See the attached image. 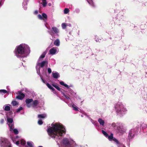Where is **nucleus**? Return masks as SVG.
<instances>
[{
  "label": "nucleus",
  "instance_id": "nucleus-1",
  "mask_svg": "<svg viewBox=\"0 0 147 147\" xmlns=\"http://www.w3.org/2000/svg\"><path fill=\"white\" fill-rule=\"evenodd\" d=\"M49 135L54 139L57 142V144L60 145L58 140H60L61 137L65 134V130L64 126L60 123H55L52 124V127L47 130Z\"/></svg>",
  "mask_w": 147,
  "mask_h": 147
},
{
  "label": "nucleus",
  "instance_id": "nucleus-2",
  "mask_svg": "<svg viewBox=\"0 0 147 147\" xmlns=\"http://www.w3.org/2000/svg\"><path fill=\"white\" fill-rule=\"evenodd\" d=\"M30 52V47L25 44H22L16 47L14 52L17 57L22 58L26 57Z\"/></svg>",
  "mask_w": 147,
  "mask_h": 147
},
{
  "label": "nucleus",
  "instance_id": "nucleus-3",
  "mask_svg": "<svg viewBox=\"0 0 147 147\" xmlns=\"http://www.w3.org/2000/svg\"><path fill=\"white\" fill-rule=\"evenodd\" d=\"M12 140L14 143L16 141V144L20 147H34V143L32 142H28L27 146L26 145V142L21 138H19L18 136L12 138Z\"/></svg>",
  "mask_w": 147,
  "mask_h": 147
},
{
  "label": "nucleus",
  "instance_id": "nucleus-4",
  "mask_svg": "<svg viewBox=\"0 0 147 147\" xmlns=\"http://www.w3.org/2000/svg\"><path fill=\"white\" fill-rule=\"evenodd\" d=\"M109 127L113 131H116L117 133L121 134H123L125 131L123 124L120 123H113L109 124Z\"/></svg>",
  "mask_w": 147,
  "mask_h": 147
},
{
  "label": "nucleus",
  "instance_id": "nucleus-5",
  "mask_svg": "<svg viewBox=\"0 0 147 147\" xmlns=\"http://www.w3.org/2000/svg\"><path fill=\"white\" fill-rule=\"evenodd\" d=\"M114 108L116 113L120 116L125 114L127 111L126 109L121 102H118L116 103Z\"/></svg>",
  "mask_w": 147,
  "mask_h": 147
},
{
  "label": "nucleus",
  "instance_id": "nucleus-6",
  "mask_svg": "<svg viewBox=\"0 0 147 147\" xmlns=\"http://www.w3.org/2000/svg\"><path fill=\"white\" fill-rule=\"evenodd\" d=\"M61 145L63 147H75V142L72 140L64 138L60 141Z\"/></svg>",
  "mask_w": 147,
  "mask_h": 147
},
{
  "label": "nucleus",
  "instance_id": "nucleus-7",
  "mask_svg": "<svg viewBox=\"0 0 147 147\" xmlns=\"http://www.w3.org/2000/svg\"><path fill=\"white\" fill-rule=\"evenodd\" d=\"M42 61V60H40L39 61V60H38L36 66L37 72L38 75H39L40 74V69L41 68H43L45 66L47 65L48 64V62L47 61L45 60L40 62Z\"/></svg>",
  "mask_w": 147,
  "mask_h": 147
},
{
  "label": "nucleus",
  "instance_id": "nucleus-8",
  "mask_svg": "<svg viewBox=\"0 0 147 147\" xmlns=\"http://www.w3.org/2000/svg\"><path fill=\"white\" fill-rule=\"evenodd\" d=\"M107 137H108V139L109 141H113L115 142L116 143L118 147H126L122 143H119V141L117 139L115 138H113V134H111L110 136H108Z\"/></svg>",
  "mask_w": 147,
  "mask_h": 147
},
{
  "label": "nucleus",
  "instance_id": "nucleus-9",
  "mask_svg": "<svg viewBox=\"0 0 147 147\" xmlns=\"http://www.w3.org/2000/svg\"><path fill=\"white\" fill-rule=\"evenodd\" d=\"M59 31L58 28L55 27H53L52 28L50 32H49L50 34L53 37L55 38L56 36H59Z\"/></svg>",
  "mask_w": 147,
  "mask_h": 147
},
{
  "label": "nucleus",
  "instance_id": "nucleus-10",
  "mask_svg": "<svg viewBox=\"0 0 147 147\" xmlns=\"http://www.w3.org/2000/svg\"><path fill=\"white\" fill-rule=\"evenodd\" d=\"M0 145L3 147H9V142L5 138H1L0 139Z\"/></svg>",
  "mask_w": 147,
  "mask_h": 147
},
{
  "label": "nucleus",
  "instance_id": "nucleus-11",
  "mask_svg": "<svg viewBox=\"0 0 147 147\" xmlns=\"http://www.w3.org/2000/svg\"><path fill=\"white\" fill-rule=\"evenodd\" d=\"M59 83L61 85L64 86L65 87L68 89V91L73 96H75L76 95V93L74 92H73L72 90L70 88L71 86H68L66 84H65L62 81L60 82H59Z\"/></svg>",
  "mask_w": 147,
  "mask_h": 147
},
{
  "label": "nucleus",
  "instance_id": "nucleus-12",
  "mask_svg": "<svg viewBox=\"0 0 147 147\" xmlns=\"http://www.w3.org/2000/svg\"><path fill=\"white\" fill-rule=\"evenodd\" d=\"M37 17L38 19L40 20H42L44 22H46L47 21V16L45 13H43L42 14V15L40 14L38 15Z\"/></svg>",
  "mask_w": 147,
  "mask_h": 147
},
{
  "label": "nucleus",
  "instance_id": "nucleus-13",
  "mask_svg": "<svg viewBox=\"0 0 147 147\" xmlns=\"http://www.w3.org/2000/svg\"><path fill=\"white\" fill-rule=\"evenodd\" d=\"M59 52V49L57 47H53L49 51V54L52 55H55Z\"/></svg>",
  "mask_w": 147,
  "mask_h": 147
},
{
  "label": "nucleus",
  "instance_id": "nucleus-14",
  "mask_svg": "<svg viewBox=\"0 0 147 147\" xmlns=\"http://www.w3.org/2000/svg\"><path fill=\"white\" fill-rule=\"evenodd\" d=\"M33 101L32 99L27 98L25 100V102L26 104V106L28 108H30L32 107V104L31 103Z\"/></svg>",
  "mask_w": 147,
  "mask_h": 147
},
{
  "label": "nucleus",
  "instance_id": "nucleus-15",
  "mask_svg": "<svg viewBox=\"0 0 147 147\" xmlns=\"http://www.w3.org/2000/svg\"><path fill=\"white\" fill-rule=\"evenodd\" d=\"M135 134L136 132L135 131V130L134 129H131L129 132L128 135V138L130 140L131 139Z\"/></svg>",
  "mask_w": 147,
  "mask_h": 147
},
{
  "label": "nucleus",
  "instance_id": "nucleus-16",
  "mask_svg": "<svg viewBox=\"0 0 147 147\" xmlns=\"http://www.w3.org/2000/svg\"><path fill=\"white\" fill-rule=\"evenodd\" d=\"M18 94L19 95L16 97V98L18 99L22 100L25 96L24 94L21 92H18Z\"/></svg>",
  "mask_w": 147,
  "mask_h": 147
},
{
  "label": "nucleus",
  "instance_id": "nucleus-17",
  "mask_svg": "<svg viewBox=\"0 0 147 147\" xmlns=\"http://www.w3.org/2000/svg\"><path fill=\"white\" fill-rule=\"evenodd\" d=\"M68 105L70 107H71L73 108V109L74 110L76 111H78V107L76 106V105L74 104L73 103H69L68 102L67 103Z\"/></svg>",
  "mask_w": 147,
  "mask_h": 147
},
{
  "label": "nucleus",
  "instance_id": "nucleus-18",
  "mask_svg": "<svg viewBox=\"0 0 147 147\" xmlns=\"http://www.w3.org/2000/svg\"><path fill=\"white\" fill-rule=\"evenodd\" d=\"M53 77L55 79H57L60 77L59 74L57 72L53 71L52 73Z\"/></svg>",
  "mask_w": 147,
  "mask_h": 147
},
{
  "label": "nucleus",
  "instance_id": "nucleus-19",
  "mask_svg": "<svg viewBox=\"0 0 147 147\" xmlns=\"http://www.w3.org/2000/svg\"><path fill=\"white\" fill-rule=\"evenodd\" d=\"M39 103V101L37 100H35L33 101L32 103V107L36 108Z\"/></svg>",
  "mask_w": 147,
  "mask_h": 147
},
{
  "label": "nucleus",
  "instance_id": "nucleus-20",
  "mask_svg": "<svg viewBox=\"0 0 147 147\" xmlns=\"http://www.w3.org/2000/svg\"><path fill=\"white\" fill-rule=\"evenodd\" d=\"M10 131L12 133H13L16 134H18L19 132L18 129H16L10 128Z\"/></svg>",
  "mask_w": 147,
  "mask_h": 147
},
{
  "label": "nucleus",
  "instance_id": "nucleus-21",
  "mask_svg": "<svg viewBox=\"0 0 147 147\" xmlns=\"http://www.w3.org/2000/svg\"><path fill=\"white\" fill-rule=\"evenodd\" d=\"M13 120L12 118H10V128H14V123Z\"/></svg>",
  "mask_w": 147,
  "mask_h": 147
},
{
  "label": "nucleus",
  "instance_id": "nucleus-22",
  "mask_svg": "<svg viewBox=\"0 0 147 147\" xmlns=\"http://www.w3.org/2000/svg\"><path fill=\"white\" fill-rule=\"evenodd\" d=\"M60 42L59 39H56L54 42V45L57 46H59L60 45Z\"/></svg>",
  "mask_w": 147,
  "mask_h": 147
},
{
  "label": "nucleus",
  "instance_id": "nucleus-23",
  "mask_svg": "<svg viewBox=\"0 0 147 147\" xmlns=\"http://www.w3.org/2000/svg\"><path fill=\"white\" fill-rule=\"evenodd\" d=\"M98 121L99 122L100 125L101 126H104L105 122L104 121L101 119L99 118L98 119Z\"/></svg>",
  "mask_w": 147,
  "mask_h": 147
},
{
  "label": "nucleus",
  "instance_id": "nucleus-24",
  "mask_svg": "<svg viewBox=\"0 0 147 147\" xmlns=\"http://www.w3.org/2000/svg\"><path fill=\"white\" fill-rule=\"evenodd\" d=\"M46 53V52H44L40 56L38 60H39V61H40V60H42V59L45 57Z\"/></svg>",
  "mask_w": 147,
  "mask_h": 147
},
{
  "label": "nucleus",
  "instance_id": "nucleus-25",
  "mask_svg": "<svg viewBox=\"0 0 147 147\" xmlns=\"http://www.w3.org/2000/svg\"><path fill=\"white\" fill-rule=\"evenodd\" d=\"M23 8L26 10L27 9V2L26 1H24L23 2L22 5Z\"/></svg>",
  "mask_w": 147,
  "mask_h": 147
},
{
  "label": "nucleus",
  "instance_id": "nucleus-26",
  "mask_svg": "<svg viewBox=\"0 0 147 147\" xmlns=\"http://www.w3.org/2000/svg\"><path fill=\"white\" fill-rule=\"evenodd\" d=\"M61 92H62L63 95L65 96V97L67 99V100L70 99V95L69 94L67 95V94H65L64 93H63L61 91Z\"/></svg>",
  "mask_w": 147,
  "mask_h": 147
},
{
  "label": "nucleus",
  "instance_id": "nucleus-27",
  "mask_svg": "<svg viewBox=\"0 0 147 147\" xmlns=\"http://www.w3.org/2000/svg\"><path fill=\"white\" fill-rule=\"evenodd\" d=\"M46 85L48 88L51 90L53 91H54L55 90V89L49 84L47 83Z\"/></svg>",
  "mask_w": 147,
  "mask_h": 147
},
{
  "label": "nucleus",
  "instance_id": "nucleus-28",
  "mask_svg": "<svg viewBox=\"0 0 147 147\" xmlns=\"http://www.w3.org/2000/svg\"><path fill=\"white\" fill-rule=\"evenodd\" d=\"M47 0H42V2L41 4H42L43 7H45L47 4V2L46 1Z\"/></svg>",
  "mask_w": 147,
  "mask_h": 147
},
{
  "label": "nucleus",
  "instance_id": "nucleus-29",
  "mask_svg": "<svg viewBox=\"0 0 147 147\" xmlns=\"http://www.w3.org/2000/svg\"><path fill=\"white\" fill-rule=\"evenodd\" d=\"M46 116V115L45 114L39 115H38V117L39 118H45Z\"/></svg>",
  "mask_w": 147,
  "mask_h": 147
},
{
  "label": "nucleus",
  "instance_id": "nucleus-30",
  "mask_svg": "<svg viewBox=\"0 0 147 147\" xmlns=\"http://www.w3.org/2000/svg\"><path fill=\"white\" fill-rule=\"evenodd\" d=\"M8 92L5 90H0V93L2 94H5Z\"/></svg>",
  "mask_w": 147,
  "mask_h": 147
},
{
  "label": "nucleus",
  "instance_id": "nucleus-31",
  "mask_svg": "<svg viewBox=\"0 0 147 147\" xmlns=\"http://www.w3.org/2000/svg\"><path fill=\"white\" fill-rule=\"evenodd\" d=\"M52 85L53 86L55 87L59 91H60L61 89L58 86L55 85L54 84H53Z\"/></svg>",
  "mask_w": 147,
  "mask_h": 147
},
{
  "label": "nucleus",
  "instance_id": "nucleus-32",
  "mask_svg": "<svg viewBox=\"0 0 147 147\" xmlns=\"http://www.w3.org/2000/svg\"><path fill=\"white\" fill-rule=\"evenodd\" d=\"M102 134L106 137H107V136H108L109 135L106 131L103 130H102Z\"/></svg>",
  "mask_w": 147,
  "mask_h": 147
},
{
  "label": "nucleus",
  "instance_id": "nucleus-33",
  "mask_svg": "<svg viewBox=\"0 0 147 147\" xmlns=\"http://www.w3.org/2000/svg\"><path fill=\"white\" fill-rule=\"evenodd\" d=\"M69 11V9L68 8H66L64 10V13L65 14H67L68 13Z\"/></svg>",
  "mask_w": 147,
  "mask_h": 147
},
{
  "label": "nucleus",
  "instance_id": "nucleus-34",
  "mask_svg": "<svg viewBox=\"0 0 147 147\" xmlns=\"http://www.w3.org/2000/svg\"><path fill=\"white\" fill-rule=\"evenodd\" d=\"M88 3L90 5H92L93 4V3L92 0H86Z\"/></svg>",
  "mask_w": 147,
  "mask_h": 147
},
{
  "label": "nucleus",
  "instance_id": "nucleus-35",
  "mask_svg": "<svg viewBox=\"0 0 147 147\" xmlns=\"http://www.w3.org/2000/svg\"><path fill=\"white\" fill-rule=\"evenodd\" d=\"M11 104L13 106H15L18 104V103L17 102L15 101H12Z\"/></svg>",
  "mask_w": 147,
  "mask_h": 147
},
{
  "label": "nucleus",
  "instance_id": "nucleus-36",
  "mask_svg": "<svg viewBox=\"0 0 147 147\" xmlns=\"http://www.w3.org/2000/svg\"><path fill=\"white\" fill-rule=\"evenodd\" d=\"M4 109L5 111H9V106H6L4 108Z\"/></svg>",
  "mask_w": 147,
  "mask_h": 147
},
{
  "label": "nucleus",
  "instance_id": "nucleus-37",
  "mask_svg": "<svg viewBox=\"0 0 147 147\" xmlns=\"http://www.w3.org/2000/svg\"><path fill=\"white\" fill-rule=\"evenodd\" d=\"M6 117L7 120V124L9 126V117H8V115L7 114H6Z\"/></svg>",
  "mask_w": 147,
  "mask_h": 147
},
{
  "label": "nucleus",
  "instance_id": "nucleus-38",
  "mask_svg": "<svg viewBox=\"0 0 147 147\" xmlns=\"http://www.w3.org/2000/svg\"><path fill=\"white\" fill-rule=\"evenodd\" d=\"M23 109V108L22 107H20L16 111L17 113H19L20 111Z\"/></svg>",
  "mask_w": 147,
  "mask_h": 147
},
{
  "label": "nucleus",
  "instance_id": "nucleus-39",
  "mask_svg": "<svg viewBox=\"0 0 147 147\" xmlns=\"http://www.w3.org/2000/svg\"><path fill=\"white\" fill-rule=\"evenodd\" d=\"M67 25L65 24V23H63L62 24V28L63 29H64L66 28V27Z\"/></svg>",
  "mask_w": 147,
  "mask_h": 147
},
{
  "label": "nucleus",
  "instance_id": "nucleus-40",
  "mask_svg": "<svg viewBox=\"0 0 147 147\" xmlns=\"http://www.w3.org/2000/svg\"><path fill=\"white\" fill-rule=\"evenodd\" d=\"M43 123L41 119H39L38 121V123L39 125H42Z\"/></svg>",
  "mask_w": 147,
  "mask_h": 147
},
{
  "label": "nucleus",
  "instance_id": "nucleus-41",
  "mask_svg": "<svg viewBox=\"0 0 147 147\" xmlns=\"http://www.w3.org/2000/svg\"><path fill=\"white\" fill-rule=\"evenodd\" d=\"M47 71L49 74H50L51 73L52 71L51 69L50 68H48L47 69Z\"/></svg>",
  "mask_w": 147,
  "mask_h": 147
},
{
  "label": "nucleus",
  "instance_id": "nucleus-42",
  "mask_svg": "<svg viewBox=\"0 0 147 147\" xmlns=\"http://www.w3.org/2000/svg\"><path fill=\"white\" fill-rule=\"evenodd\" d=\"M39 75V76H40V77L41 78V80L42 81V82L44 83L45 84L46 83V81L43 79L42 76L40 75V74Z\"/></svg>",
  "mask_w": 147,
  "mask_h": 147
},
{
  "label": "nucleus",
  "instance_id": "nucleus-43",
  "mask_svg": "<svg viewBox=\"0 0 147 147\" xmlns=\"http://www.w3.org/2000/svg\"><path fill=\"white\" fill-rule=\"evenodd\" d=\"M95 40L96 42H99L97 36H95Z\"/></svg>",
  "mask_w": 147,
  "mask_h": 147
},
{
  "label": "nucleus",
  "instance_id": "nucleus-44",
  "mask_svg": "<svg viewBox=\"0 0 147 147\" xmlns=\"http://www.w3.org/2000/svg\"><path fill=\"white\" fill-rule=\"evenodd\" d=\"M80 9H76L75 10V12L77 13H78L80 12Z\"/></svg>",
  "mask_w": 147,
  "mask_h": 147
},
{
  "label": "nucleus",
  "instance_id": "nucleus-45",
  "mask_svg": "<svg viewBox=\"0 0 147 147\" xmlns=\"http://www.w3.org/2000/svg\"><path fill=\"white\" fill-rule=\"evenodd\" d=\"M38 13V10H36L34 12V14H37Z\"/></svg>",
  "mask_w": 147,
  "mask_h": 147
},
{
  "label": "nucleus",
  "instance_id": "nucleus-46",
  "mask_svg": "<svg viewBox=\"0 0 147 147\" xmlns=\"http://www.w3.org/2000/svg\"><path fill=\"white\" fill-rule=\"evenodd\" d=\"M4 120L3 119H2L1 121H0V123H3V122H4Z\"/></svg>",
  "mask_w": 147,
  "mask_h": 147
},
{
  "label": "nucleus",
  "instance_id": "nucleus-47",
  "mask_svg": "<svg viewBox=\"0 0 147 147\" xmlns=\"http://www.w3.org/2000/svg\"><path fill=\"white\" fill-rule=\"evenodd\" d=\"M46 71V69H43V71H41V72L42 74H43Z\"/></svg>",
  "mask_w": 147,
  "mask_h": 147
},
{
  "label": "nucleus",
  "instance_id": "nucleus-48",
  "mask_svg": "<svg viewBox=\"0 0 147 147\" xmlns=\"http://www.w3.org/2000/svg\"><path fill=\"white\" fill-rule=\"evenodd\" d=\"M90 120L91 121V122L94 125H95V122H94V121L92 119H90Z\"/></svg>",
  "mask_w": 147,
  "mask_h": 147
},
{
  "label": "nucleus",
  "instance_id": "nucleus-49",
  "mask_svg": "<svg viewBox=\"0 0 147 147\" xmlns=\"http://www.w3.org/2000/svg\"><path fill=\"white\" fill-rule=\"evenodd\" d=\"M48 5L49 6H51V5H52V4H51V3H49L48 4Z\"/></svg>",
  "mask_w": 147,
  "mask_h": 147
},
{
  "label": "nucleus",
  "instance_id": "nucleus-50",
  "mask_svg": "<svg viewBox=\"0 0 147 147\" xmlns=\"http://www.w3.org/2000/svg\"><path fill=\"white\" fill-rule=\"evenodd\" d=\"M67 26H69L70 27L71 26V24H67Z\"/></svg>",
  "mask_w": 147,
  "mask_h": 147
},
{
  "label": "nucleus",
  "instance_id": "nucleus-51",
  "mask_svg": "<svg viewBox=\"0 0 147 147\" xmlns=\"http://www.w3.org/2000/svg\"><path fill=\"white\" fill-rule=\"evenodd\" d=\"M81 116L82 117H83V115H81Z\"/></svg>",
  "mask_w": 147,
  "mask_h": 147
},
{
  "label": "nucleus",
  "instance_id": "nucleus-52",
  "mask_svg": "<svg viewBox=\"0 0 147 147\" xmlns=\"http://www.w3.org/2000/svg\"><path fill=\"white\" fill-rule=\"evenodd\" d=\"M46 27H47V28L48 29H49V28H48L47 27V26H46Z\"/></svg>",
  "mask_w": 147,
  "mask_h": 147
},
{
  "label": "nucleus",
  "instance_id": "nucleus-53",
  "mask_svg": "<svg viewBox=\"0 0 147 147\" xmlns=\"http://www.w3.org/2000/svg\"><path fill=\"white\" fill-rule=\"evenodd\" d=\"M11 112H10V113H9L10 115L11 114Z\"/></svg>",
  "mask_w": 147,
  "mask_h": 147
},
{
  "label": "nucleus",
  "instance_id": "nucleus-54",
  "mask_svg": "<svg viewBox=\"0 0 147 147\" xmlns=\"http://www.w3.org/2000/svg\"><path fill=\"white\" fill-rule=\"evenodd\" d=\"M85 115H86V114H85Z\"/></svg>",
  "mask_w": 147,
  "mask_h": 147
},
{
  "label": "nucleus",
  "instance_id": "nucleus-55",
  "mask_svg": "<svg viewBox=\"0 0 147 147\" xmlns=\"http://www.w3.org/2000/svg\"><path fill=\"white\" fill-rule=\"evenodd\" d=\"M9 147H11V146H10V145Z\"/></svg>",
  "mask_w": 147,
  "mask_h": 147
}]
</instances>
